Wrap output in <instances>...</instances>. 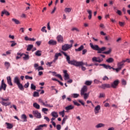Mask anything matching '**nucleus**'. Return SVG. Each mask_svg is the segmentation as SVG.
I'll return each mask as SVG.
<instances>
[{
  "instance_id": "obj_12",
  "label": "nucleus",
  "mask_w": 130,
  "mask_h": 130,
  "mask_svg": "<svg viewBox=\"0 0 130 130\" xmlns=\"http://www.w3.org/2000/svg\"><path fill=\"white\" fill-rule=\"evenodd\" d=\"M63 73L64 74V80L67 81V80H69L70 79V75L68 74V71L63 70Z\"/></svg>"
},
{
  "instance_id": "obj_18",
  "label": "nucleus",
  "mask_w": 130,
  "mask_h": 130,
  "mask_svg": "<svg viewBox=\"0 0 130 130\" xmlns=\"http://www.w3.org/2000/svg\"><path fill=\"white\" fill-rule=\"evenodd\" d=\"M21 118L23 120V122H27V116H26L25 114H22L21 115Z\"/></svg>"
},
{
  "instance_id": "obj_26",
  "label": "nucleus",
  "mask_w": 130,
  "mask_h": 130,
  "mask_svg": "<svg viewBox=\"0 0 130 130\" xmlns=\"http://www.w3.org/2000/svg\"><path fill=\"white\" fill-rule=\"evenodd\" d=\"M84 49V45H81L78 49H75V51H82Z\"/></svg>"
},
{
  "instance_id": "obj_61",
  "label": "nucleus",
  "mask_w": 130,
  "mask_h": 130,
  "mask_svg": "<svg viewBox=\"0 0 130 130\" xmlns=\"http://www.w3.org/2000/svg\"><path fill=\"white\" fill-rule=\"evenodd\" d=\"M78 102H79V103H81L83 106H85V103H83L82 101L79 100L78 101Z\"/></svg>"
},
{
  "instance_id": "obj_42",
  "label": "nucleus",
  "mask_w": 130,
  "mask_h": 130,
  "mask_svg": "<svg viewBox=\"0 0 130 130\" xmlns=\"http://www.w3.org/2000/svg\"><path fill=\"white\" fill-rule=\"evenodd\" d=\"M72 31H76V32H80V30L77 27H73L72 29Z\"/></svg>"
},
{
  "instance_id": "obj_41",
  "label": "nucleus",
  "mask_w": 130,
  "mask_h": 130,
  "mask_svg": "<svg viewBox=\"0 0 130 130\" xmlns=\"http://www.w3.org/2000/svg\"><path fill=\"white\" fill-rule=\"evenodd\" d=\"M25 78L26 79V80H33V77H30L28 75H26L25 76Z\"/></svg>"
},
{
  "instance_id": "obj_37",
  "label": "nucleus",
  "mask_w": 130,
  "mask_h": 130,
  "mask_svg": "<svg viewBox=\"0 0 130 130\" xmlns=\"http://www.w3.org/2000/svg\"><path fill=\"white\" fill-rule=\"evenodd\" d=\"M1 104H2V105H4V106H8V105H10L9 103H6L5 102H1Z\"/></svg>"
},
{
  "instance_id": "obj_58",
  "label": "nucleus",
  "mask_w": 130,
  "mask_h": 130,
  "mask_svg": "<svg viewBox=\"0 0 130 130\" xmlns=\"http://www.w3.org/2000/svg\"><path fill=\"white\" fill-rule=\"evenodd\" d=\"M94 84H99L100 83V81H99L97 79H95L94 80Z\"/></svg>"
},
{
  "instance_id": "obj_4",
  "label": "nucleus",
  "mask_w": 130,
  "mask_h": 130,
  "mask_svg": "<svg viewBox=\"0 0 130 130\" xmlns=\"http://www.w3.org/2000/svg\"><path fill=\"white\" fill-rule=\"evenodd\" d=\"M73 47V44H65L64 45L62 46V50L63 51H67L69 49H71Z\"/></svg>"
},
{
  "instance_id": "obj_14",
  "label": "nucleus",
  "mask_w": 130,
  "mask_h": 130,
  "mask_svg": "<svg viewBox=\"0 0 130 130\" xmlns=\"http://www.w3.org/2000/svg\"><path fill=\"white\" fill-rule=\"evenodd\" d=\"M48 44H49V45H56V44H57V42L53 40H50L48 42Z\"/></svg>"
},
{
  "instance_id": "obj_35",
  "label": "nucleus",
  "mask_w": 130,
  "mask_h": 130,
  "mask_svg": "<svg viewBox=\"0 0 130 130\" xmlns=\"http://www.w3.org/2000/svg\"><path fill=\"white\" fill-rule=\"evenodd\" d=\"M46 26H44L41 28L42 32H45V33H47V30L46 29Z\"/></svg>"
},
{
  "instance_id": "obj_48",
  "label": "nucleus",
  "mask_w": 130,
  "mask_h": 130,
  "mask_svg": "<svg viewBox=\"0 0 130 130\" xmlns=\"http://www.w3.org/2000/svg\"><path fill=\"white\" fill-rule=\"evenodd\" d=\"M104 97H105V94L104 93H100L99 98H104Z\"/></svg>"
},
{
  "instance_id": "obj_64",
  "label": "nucleus",
  "mask_w": 130,
  "mask_h": 130,
  "mask_svg": "<svg viewBox=\"0 0 130 130\" xmlns=\"http://www.w3.org/2000/svg\"><path fill=\"white\" fill-rule=\"evenodd\" d=\"M92 61H96L97 62V57H93L92 58Z\"/></svg>"
},
{
  "instance_id": "obj_19",
  "label": "nucleus",
  "mask_w": 130,
  "mask_h": 130,
  "mask_svg": "<svg viewBox=\"0 0 130 130\" xmlns=\"http://www.w3.org/2000/svg\"><path fill=\"white\" fill-rule=\"evenodd\" d=\"M33 106L36 109H40V105L37 104V103H34Z\"/></svg>"
},
{
  "instance_id": "obj_45",
  "label": "nucleus",
  "mask_w": 130,
  "mask_h": 130,
  "mask_svg": "<svg viewBox=\"0 0 130 130\" xmlns=\"http://www.w3.org/2000/svg\"><path fill=\"white\" fill-rule=\"evenodd\" d=\"M125 23L124 22H122L121 21L119 22V25L121 26V27H123L124 26Z\"/></svg>"
},
{
  "instance_id": "obj_6",
  "label": "nucleus",
  "mask_w": 130,
  "mask_h": 130,
  "mask_svg": "<svg viewBox=\"0 0 130 130\" xmlns=\"http://www.w3.org/2000/svg\"><path fill=\"white\" fill-rule=\"evenodd\" d=\"M119 84V80H115L112 83H111V87H112V88H113L114 89H115L117 88V86H118Z\"/></svg>"
},
{
  "instance_id": "obj_28",
  "label": "nucleus",
  "mask_w": 130,
  "mask_h": 130,
  "mask_svg": "<svg viewBox=\"0 0 130 130\" xmlns=\"http://www.w3.org/2000/svg\"><path fill=\"white\" fill-rule=\"evenodd\" d=\"M5 66L6 67V68L8 69L10 67H11V63H10V62H8V61H6L5 62Z\"/></svg>"
},
{
  "instance_id": "obj_21",
  "label": "nucleus",
  "mask_w": 130,
  "mask_h": 130,
  "mask_svg": "<svg viewBox=\"0 0 130 130\" xmlns=\"http://www.w3.org/2000/svg\"><path fill=\"white\" fill-rule=\"evenodd\" d=\"M106 61L107 62H108V63H111V62L114 61V59L112 57H110L106 60Z\"/></svg>"
},
{
  "instance_id": "obj_20",
  "label": "nucleus",
  "mask_w": 130,
  "mask_h": 130,
  "mask_svg": "<svg viewBox=\"0 0 130 130\" xmlns=\"http://www.w3.org/2000/svg\"><path fill=\"white\" fill-rule=\"evenodd\" d=\"M61 53H56L55 54L54 56V58H55V59L58 60V57H59V56H61Z\"/></svg>"
},
{
  "instance_id": "obj_33",
  "label": "nucleus",
  "mask_w": 130,
  "mask_h": 130,
  "mask_svg": "<svg viewBox=\"0 0 130 130\" xmlns=\"http://www.w3.org/2000/svg\"><path fill=\"white\" fill-rule=\"evenodd\" d=\"M84 95V100H87L88 99V97H89V94L85 93L83 94Z\"/></svg>"
},
{
  "instance_id": "obj_55",
  "label": "nucleus",
  "mask_w": 130,
  "mask_h": 130,
  "mask_svg": "<svg viewBox=\"0 0 130 130\" xmlns=\"http://www.w3.org/2000/svg\"><path fill=\"white\" fill-rule=\"evenodd\" d=\"M73 103H74V105H76V106H80V105H81L80 104H79L77 102L73 101Z\"/></svg>"
},
{
  "instance_id": "obj_31",
  "label": "nucleus",
  "mask_w": 130,
  "mask_h": 130,
  "mask_svg": "<svg viewBox=\"0 0 130 130\" xmlns=\"http://www.w3.org/2000/svg\"><path fill=\"white\" fill-rule=\"evenodd\" d=\"M85 84L86 85V86H91L92 85V81H86L85 82Z\"/></svg>"
},
{
  "instance_id": "obj_38",
  "label": "nucleus",
  "mask_w": 130,
  "mask_h": 130,
  "mask_svg": "<svg viewBox=\"0 0 130 130\" xmlns=\"http://www.w3.org/2000/svg\"><path fill=\"white\" fill-rule=\"evenodd\" d=\"M44 106H45V107H49V108L53 107V106L50 105V104H48L46 103H44Z\"/></svg>"
},
{
  "instance_id": "obj_17",
  "label": "nucleus",
  "mask_w": 130,
  "mask_h": 130,
  "mask_svg": "<svg viewBox=\"0 0 130 130\" xmlns=\"http://www.w3.org/2000/svg\"><path fill=\"white\" fill-rule=\"evenodd\" d=\"M14 83L16 84V85H18L20 83L19 77L16 76L14 78Z\"/></svg>"
},
{
  "instance_id": "obj_25",
  "label": "nucleus",
  "mask_w": 130,
  "mask_h": 130,
  "mask_svg": "<svg viewBox=\"0 0 130 130\" xmlns=\"http://www.w3.org/2000/svg\"><path fill=\"white\" fill-rule=\"evenodd\" d=\"M51 115H52V116H53V117H55L56 118L57 117H58V114H57V112H52Z\"/></svg>"
},
{
  "instance_id": "obj_52",
  "label": "nucleus",
  "mask_w": 130,
  "mask_h": 130,
  "mask_svg": "<svg viewBox=\"0 0 130 130\" xmlns=\"http://www.w3.org/2000/svg\"><path fill=\"white\" fill-rule=\"evenodd\" d=\"M47 29L48 30H51V27H50V22H48L47 23Z\"/></svg>"
},
{
  "instance_id": "obj_11",
  "label": "nucleus",
  "mask_w": 130,
  "mask_h": 130,
  "mask_svg": "<svg viewBox=\"0 0 130 130\" xmlns=\"http://www.w3.org/2000/svg\"><path fill=\"white\" fill-rule=\"evenodd\" d=\"M88 91V87H87V86L85 85L84 86L81 90V95L82 96L83 94L85 93V92H87Z\"/></svg>"
},
{
  "instance_id": "obj_23",
  "label": "nucleus",
  "mask_w": 130,
  "mask_h": 130,
  "mask_svg": "<svg viewBox=\"0 0 130 130\" xmlns=\"http://www.w3.org/2000/svg\"><path fill=\"white\" fill-rule=\"evenodd\" d=\"M6 124L7 126V128H8L9 129H11L13 128V126L12 124L6 122Z\"/></svg>"
},
{
  "instance_id": "obj_40",
  "label": "nucleus",
  "mask_w": 130,
  "mask_h": 130,
  "mask_svg": "<svg viewBox=\"0 0 130 130\" xmlns=\"http://www.w3.org/2000/svg\"><path fill=\"white\" fill-rule=\"evenodd\" d=\"M31 90H36V86L33 84H31V87H30Z\"/></svg>"
},
{
  "instance_id": "obj_22",
  "label": "nucleus",
  "mask_w": 130,
  "mask_h": 130,
  "mask_svg": "<svg viewBox=\"0 0 130 130\" xmlns=\"http://www.w3.org/2000/svg\"><path fill=\"white\" fill-rule=\"evenodd\" d=\"M17 86L21 91H24V86H23V85L21 83L17 84Z\"/></svg>"
},
{
  "instance_id": "obj_56",
  "label": "nucleus",
  "mask_w": 130,
  "mask_h": 130,
  "mask_svg": "<svg viewBox=\"0 0 130 130\" xmlns=\"http://www.w3.org/2000/svg\"><path fill=\"white\" fill-rule=\"evenodd\" d=\"M122 85H124V86H125V85H126V81L124 79H123L122 80Z\"/></svg>"
},
{
  "instance_id": "obj_15",
  "label": "nucleus",
  "mask_w": 130,
  "mask_h": 130,
  "mask_svg": "<svg viewBox=\"0 0 130 130\" xmlns=\"http://www.w3.org/2000/svg\"><path fill=\"white\" fill-rule=\"evenodd\" d=\"M7 80L8 82V84H9L10 86H13V83H12V79L10 76L7 77Z\"/></svg>"
},
{
  "instance_id": "obj_34",
  "label": "nucleus",
  "mask_w": 130,
  "mask_h": 130,
  "mask_svg": "<svg viewBox=\"0 0 130 130\" xmlns=\"http://www.w3.org/2000/svg\"><path fill=\"white\" fill-rule=\"evenodd\" d=\"M33 96L34 97H39V93L37 91H35Z\"/></svg>"
},
{
  "instance_id": "obj_16",
  "label": "nucleus",
  "mask_w": 130,
  "mask_h": 130,
  "mask_svg": "<svg viewBox=\"0 0 130 130\" xmlns=\"http://www.w3.org/2000/svg\"><path fill=\"white\" fill-rule=\"evenodd\" d=\"M74 108H75V107L72 105L65 107V109L66 110H67V111H69V110H72V109H74Z\"/></svg>"
},
{
  "instance_id": "obj_24",
  "label": "nucleus",
  "mask_w": 130,
  "mask_h": 130,
  "mask_svg": "<svg viewBox=\"0 0 130 130\" xmlns=\"http://www.w3.org/2000/svg\"><path fill=\"white\" fill-rule=\"evenodd\" d=\"M103 126H105V124H103V123H99V124H98L96 126H95V127L96 128H99L100 127H103Z\"/></svg>"
},
{
  "instance_id": "obj_8",
  "label": "nucleus",
  "mask_w": 130,
  "mask_h": 130,
  "mask_svg": "<svg viewBox=\"0 0 130 130\" xmlns=\"http://www.w3.org/2000/svg\"><path fill=\"white\" fill-rule=\"evenodd\" d=\"M17 55H20V56H23V59L24 60H28L30 57H29V55L26 54H21V53H17Z\"/></svg>"
},
{
  "instance_id": "obj_3",
  "label": "nucleus",
  "mask_w": 130,
  "mask_h": 130,
  "mask_svg": "<svg viewBox=\"0 0 130 130\" xmlns=\"http://www.w3.org/2000/svg\"><path fill=\"white\" fill-rule=\"evenodd\" d=\"M124 62H125V61L122 60L121 62H118L117 64V68H114L113 67H112L110 65H106V64H100V67H103L104 69H106V70H113L114 71H116V73H118L119 71L123 68V66H124Z\"/></svg>"
},
{
  "instance_id": "obj_30",
  "label": "nucleus",
  "mask_w": 130,
  "mask_h": 130,
  "mask_svg": "<svg viewBox=\"0 0 130 130\" xmlns=\"http://www.w3.org/2000/svg\"><path fill=\"white\" fill-rule=\"evenodd\" d=\"M33 48V45H28L27 46V48L26 49V50L27 51H30L31 50V49H32Z\"/></svg>"
},
{
  "instance_id": "obj_7",
  "label": "nucleus",
  "mask_w": 130,
  "mask_h": 130,
  "mask_svg": "<svg viewBox=\"0 0 130 130\" xmlns=\"http://www.w3.org/2000/svg\"><path fill=\"white\" fill-rule=\"evenodd\" d=\"M57 41L59 43H63V37L61 36V35H59L56 37Z\"/></svg>"
},
{
  "instance_id": "obj_51",
  "label": "nucleus",
  "mask_w": 130,
  "mask_h": 130,
  "mask_svg": "<svg viewBox=\"0 0 130 130\" xmlns=\"http://www.w3.org/2000/svg\"><path fill=\"white\" fill-rule=\"evenodd\" d=\"M87 49H83L82 50V54H83V55L86 54V53H87Z\"/></svg>"
},
{
  "instance_id": "obj_47",
  "label": "nucleus",
  "mask_w": 130,
  "mask_h": 130,
  "mask_svg": "<svg viewBox=\"0 0 130 130\" xmlns=\"http://www.w3.org/2000/svg\"><path fill=\"white\" fill-rule=\"evenodd\" d=\"M56 128H57V130L61 129V126L60 125V124H57L56 125Z\"/></svg>"
},
{
  "instance_id": "obj_27",
  "label": "nucleus",
  "mask_w": 130,
  "mask_h": 130,
  "mask_svg": "<svg viewBox=\"0 0 130 130\" xmlns=\"http://www.w3.org/2000/svg\"><path fill=\"white\" fill-rule=\"evenodd\" d=\"M12 22H14L16 24V25H18V24H20V21L16 18H12Z\"/></svg>"
},
{
  "instance_id": "obj_49",
  "label": "nucleus",
  "mask_w": 130,
  "mask_h": 130,
  "mask_svg": "<svg viewBox=\"0 0 130 130\" xmlns=\"http://www.w3.org/2000/svg\"><path fill=\"white\" fill-rule=\"evenodd\" d=\"M11 42L12 43L11 44V47H14V46H15V45L17 44L14 41H11Z\"/></svg>"
},
{
  "instance_id": "obj_5",
  "label": "nucleus",
  "mask_w": 130,
  "mask_h": 130,
  "mask_svg": "<svg viewBox=\"0 0 130 130\" xmlns=\"http://www.w3.org/2000/svg\"><path fill=\"white\" fill-rule=\"evenodd\" d=\"M32 114H34V116L35 117H36V118H41V117H42L41 116V113H39V112L37 110L33 111Z\"/></svg>"
},
{
  "instance_id": "obj_1",
  "label": "nucleus",
  "mask_w": 130,
  "mask_h": 130,
  "mask_svg": "<svg viewBox=\"0 0 130 130\" xmlns=\"http://www.w3.org/2000/svg\"><path fill=\"white\" fill-rule=\"evenodd\" d=\"M61 52L66 57V60L69 64H71L72 66H74L75 67H82V66H86V67H89V64L83 62V61H77L76 60H71V57L68 55V54L64 51H61Z\"/></svg>"
},
{
  "instance_id": "obj_54",
  "label": "nucleus",
  "mask_w": 130,
  "mask_h": 130,
  "mask_svg": "<svg viewBox=\"0 0 130 130\" xmlns=\"http://www.w3.org/2000/svg\"><path fill=\"white\" fill-rule=\"evenodd\" d=\"M42 111H43V112H46V111H48V109L43 108L42 110Z\"/></svg>"
},
{
  "instance_id": "obj_50",
  "label": "nucleus",
  "mask_w": 130,
  "mask_h": 130,
  "mask_svg": "<svg viewBox=\"0 0 130 130\" xmlns=\"http://www.w3.org/2000/svg\"><path fill=\"white\" fill-rule=\"evenodd\" d=\"M44 119H45L48 122H49L50 121V119H49V118L47 116H44Z\"/></svg>"
},
{
  "instance_id": "obj_44",
  "label": "nucleus",
  "mask_w": 130,
  "mask_h": 130,
  "mask_svg": "<svg viewBox=\"0 0 130 130\" xmlns=\"http://www.w3.org/2000/svg\"><path fill=\"white\" fill-rule=\"evenodd\" d=\"M36 70H38V71H43L44 69L43 68V67H42V66H40L38 68H37Z\"/></svg>"
},
{
  "instance_id": "obj_29",
  "label": "nucleus",
  "mask_w": 130,
  "mask_h": 130,
  "mask_svg": "<svg viewBox=\"0 0 130 130\" xmlns=\"http://www.w3.org/2000/svg\"><path fill=\"white\" fill-rule=\"evenodd\" d=\"M65 13H71L72 12V8H66L64 9Z\"/></svg>"
},
{
  "instance_id": "obj_62",
  "label": "nucleus",
  "mask_w": 130,
  "mask_h": 130,
  "mask_svg": "<svg viewBox=\"0 0 130 130\" xmlns=\"http://www.w3.org/2000/svg\"><path fill=\"white\" fill-rule=\"evenodd\" d=\"M38 46H40L41 45V41H37L36 42Z\"/></svg>"
},
{
  "instance_id": "obj_59",
  "label": "nucleus",
  "mask_w": 130,
  "mask_h": 130,
  "mask_svg": "<svg viewBox=\"0 0 130 130\" xmlns=\"http://www.w3.org/2000/svg\"><path fill=\"white\" fill-rule=\"evenodd\" d=\"M29 82H27V83H26V84L24 85V88H28V87H29Z\"/></svg>"
},
{
  "instance_id": "obj_53",
  "label": "nucleus",
  "mask_w": 130,
  "mask_h": 130,
  "mask_svg": "<svg viewBox=\"0 0 130 130\" xmlns=\"http://www.w3.org/2000/svg\"><path fill=\"white\" fill-rule=\"evenodd\" d=\"M56 77L59 78V79L61 80V81H62V77H61V75H60L59 74H57L56 75Z\"/></svg>"
},
{
  "instance_id": "obj_2",
  "label": "nucleus",
  "mask_w": 130,
  "mask_h": 130,
  "mask_svg": "<svg viewBox=\"0 0 130 130\" xmlns=\"http://www.w3.org/2000/svg\"><path fill=\"white\" fill-rule=\"evenodd\" d=\"M89 45L92 49L93 50H96L98 51V53H103L104 54H110V53H111V49H109L108 51H105V50H106V47H102V48H100L99 47V46L97 45H93L92 43H90Z\"/></svg>"
},
{
  "instance_id": "obj_10",
  "label": "nucleus",
  "mask_w": 130,
  "mask_h": 130,
  "mask_svg": "<svg viewBox=\"0 0 130 130\" xmlns=\"http://www.w3.org/2000/svg\"><path fill=\"white\" fill-rule=\"evenodd\" d=\"M2 89H3L4 91H6L7 89V84L5 83V81L4 80L2 81V85L0 87V90H2Z\"/></svg>"
},
{
  "instance_id": "obj_57",
  "label": "nucleus",
  "mask_w": 130,
  "mask_h": 130,
  "mask_svg": "<svg viewBox=\"0 0 130 130\" xmlns=\"http://www.w3.org/2000/svg\"><path fill=\"white\" fill-rule=\"evenodd\" d=\"M103 81H106V80H109V78L107 76H105V77H103Z\"/></svg>"
},
{
  "instance_id": "obj_9",
  "label": "nucleus",
  "mask_w": 130,
  "mask_h": 130,
  "mask_svg": "<svg viewBox=\"0 0 130 130\" xmlns=\"http://www.w3.org/2000/svg\"><path fill=\"white\" fill-rule=\"evenodd\" d=\"M111 86L109 84H102L101 86H99V88H101L102 89H104V90L106 89V88H111Z\"/></svg>"
},
{
  "instance_id": "obj_36",
  "label": "nucleus",
  "mask_w": 130,
  "mask_h": 130,
  "mask_svg": "<svg viewBox=\"0 0 130 130\" xmlns=\"http://www.w3.org/2000/svg\"><path fill=\"white\" fill-rule=\"evenodd\" d=\"M65 111H64V110H63L62 111H61V112H59V114L60 115H61V116H62V117H64V114H65Z\"/></svg>"
},
{
  "instance_id": "obj_60",
  "label": "nucleus",
  "mask_w": 130,
  "mask_h": 130,
  "mask_svg": "<svg viewBox=\"0 0 130 130\" xmlns=\"http://www.w3.org/2000/svg\"><path fill=\"white\" fill-rule=\"evenodd\" d=\"M116 14H118L119 16H121V11L118 10L116 12Z\"/></svg>"
},
{
  "instance_id": "obj_13",
  "label": "nucleus",
  "mask_w": 130,
  "mask_h": 130,
  "mask_svg": "<svg viewBox=\"0 0 130 130\" xmlns=\"http://www.w3.org/2000/svg\"><path fill=\"white\" fill-rule=\"evenodd\" d=\"M100 109H101V107H100V105H98L96 106L94 110L95 114H98V113H99V111Z\"/></svg>"
},
{
  "instance_id": "obj_63",
  "label": "nucleus",
  "mask_w": 130,
  "mask_h": 130,
  "mask_svg": "<svg viewBox=\"0 0 130 130\" xmlns=\"http://www.w3.org/2000/svg\"><path fill=\"white\" fill-rule=\"evenodd\" d=\"M87 12L89 15H92V11L91 10H87Z\"/></svg>"
},
{
  "instance_id": "obj_43",
  "label": "nucleus",
  "mask_w": 130,
  "mask_h": 130,
  "mask_svg": "<svg viewBox=\"0 0 130 130\" xmlns=\"http://www.w3.org/2000/svg\"><path fill=\"white\" fill-rule=\"evenodd\" d=\"M79 96H80V94H79L78 93H74L73 94V98H78V97H79Z\"/></svg>"
},
{
  "instance_id": "obj_46",
  "label": "nucleus",
  "mask_w": 130,
  "mask_h": 130,
  "mask_svg": "<svg viewBox=\"0 0 130 130\" xmlns=\"http://www.w3.org/2000/svg\"><path fill=\"white\" fill-rule=\"evenodd\" d=\"M4 13V15H6V16H10V13H9V12L4 10L3 11Z\"/></svg>"
},
{
  "instance_id": "obj_32",
  "label": "nucleus",
  "mask_w": 130,
  "mask_h": 130,
  "mask_svg": "<svg viewBox=\"0 0 130 130\" xmlns=\"http://www.w3.org/2000/svg\"><path fill=\"white\" fill-rule=\"evenodd\" d=\"M41 52H42L41 51L38 50L36 52L35 54L37 56H41Z\"/></svg>"
},
{
  "instance_id": "obj_39",
  "label": "nucleus",
  "mask_w": 130,
  "mask_h": 130,
  "mask_svg": "<svg viewBox=\"0 0 130 130\" xmlns=\"http://www.w3.org/2000/svg\"><path fill=\"white\" fill-rule=\"evenodd\" d=\"M97 62H102L103 61V58H100V57H97Z\"/></svg>"
}]
</instances>
